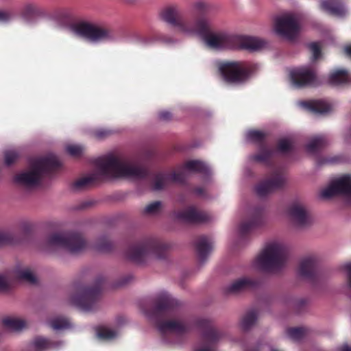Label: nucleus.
Segmentation results:
<instances>
[{
	"label": "nucleus",
	"mask_w": 351,
	"mask_h": 351,
	"mask_svg": "<svg viewBox=\"0 0 351 351\" xmlns=\"http://www.w3.org/2000/svg\"><path fill=\"white\" fill-rule=\"evenodd\" d=\"M274 28L278 35L289 40L295 38L300 29L296 18L291 14L276 17L274 22Z\"/></svg>",
	"instance_id": "obj_13"
},
{
	"label": "nucleus",
	"mask_w": 351,
	"mask_h": 351,
	"mask_svg": "<svg viewBox=\"0 0 351 351\" xmlns=\"http://www.w3.org/2000/svg\"><path fill=\"white\" fill-rule=\"evenodd\" d=\"M158 117L162 121H169L172 119V114L169 111H161L158 113Z\"/></svg>",
	"instance_id": "obj_53"
},
{
	"label": "nucleus",
	"mask_w": 351,
	"mask_h": 351,
	"mask_svg": "<svg viewBox=\"0 0 351 351\" xmlns=\"http://www.w3.org/2000/svg\"><path fill=\"white\" fill-rule=\"evenodd\" d=\"M350 76L345 69H338L332 72L328 76V83L331 85H339L348 82Z\"/></svg>",
	"instance_id": "obj_27"
},
{
	"label": "nucleus",
	"mask_w": 351,
	"mask_h": 351,
	"mask_svg": "<svg viewBox=\"0 0 351 351\" xmlns=\"http://www.w3.org/2000/svg\"><path fill=\"white\" fill-rule=\"evenodd\" d=\"M33 345L37 351H46L51 349H59L64 345V342L38 337L35 338Z\"/></svg>",
	"instance_id": "obj_24"
},
{
	"label": "nucleus",
	"mask_w": 351,
	"mask_h": 351,
	"mask_svg": "<svg viewBox=\"0 0 351 351\" xmlns=\"http://www.w3.org/2000/svg\"><path fill=\"white\" fill-rule=\"evenodd\" d=\"M3 324L8 329L13 331H19L25 326L24 320L14 317L3 319Z\"/></svg>",
	"instance_id": "obj_34"
},
{
	"label": "nucleus",
	"mask_w": 351,
	"mask_h": 351,
	"mask_svg": "<svg viewBox=\"0 0 351 351\" xmlns=\"http://www.w3.org/2000/svg\"><path fill=\"white\" fill-rule=\"evenodd\" d=\"M175 223V225L183 228H189L192 227L195 222L198 221H173Z\"/></svg>",
	"instance_id": "obj_49"
},
{
	"label": "nucleus",
	"mask_w": 351,
	"mask_h": 351,
	"mask_svg": "<svg viewBox=\"0 0 351 351\" xmlns=\"http://www.w3.org/2000/svg\"><path fill=\"white\" fill-rule=\"evenodd\" d=\"M17 242V238L10 231H0V247L13 245Z\"/></svg>",
	"instance_id": "obj_40"
},
{
	"label": "nucleus",
	"mask_w": 351,
	"mask_h": 351,
	"mask_svg": "<svg viewBox=\"0 0 351 351\" xmlns=\"http://www.w3.org/2000/svg\"><path fill=\"white\" fill-rule=\"evenodd\" d=\"M60 166L55 156L38 158L32 161L29 171L16 175L14 181L27 187H34L40 183L43 177L51 176Z\"/></svg>",
	"instance_id": "obj_5"
},
{
	"label": "nucleus",
	"mask_w": 351,
	"mask_h": 351,
	"mask_svg": "<svg viewBox=\"0 0 351 351\" xmlns=\"http://www.w3.org/2000/svg\"><path fill=\"white\" fill-rule=\"evenodd\" d=\"M214 246V241L210 237L202 235L194 242V247L198 263L203 265L210 255Z\"/></svg>",
	"instance_id": "obj_20"
},
{
	"label": "nucleus",
	"mask_w": 351,
	"mask_h": 351,
	"mask_svg": "<svg viewBox=\"0 0 351 351\" xmlns=\"http://www.w3.org/2000/svg\"><path fill=\"white\" fill-rule=\"evenodd\" d=\"M298 274L308 280H315L319 274V260L315 255H308L300 260Z\"/></svg>",
	"instance_id": "obj_18"
},
{
	"label": "nucleus",
	"mask_w": 351,
	"mask_h": 351,
	"mask_svg": "<svg viewBox=\"0 0 351 351\" xmlns=\"http://www.w3.org/2000/svg\"><path fill=\"white\" fill-rule=\"evenodd\" d=\"M162 204L160 201H156L147 204L142 210L146 215H156L161 211Z\"/></svg>",
	"instance_id": "obj_41"
},
{
	"label": "nucleus",
	"mask_w": 351,
	"mask_h": 351,
	"mask_svg": "<svg viewBox=\"0 0 351 351\" xmlns=\"http://www.w3.org/2000/svg\"><path fill=\"white\" fill-rule=\"evenodd\" d=\"M161 19L166 23L176 27L179 31L190 34L196 23V19H184L177 6L172 5L165 8L160 12Z\"/></svg>",
	"instance_id": "obj_12"
},
{
	"label": "nucleus",
	"mask_w": 351,
	"mask_h": 351,
	"mask_svg": "<svg viewBox=\"0 0 351 351\" xmlns=\"http://www.w3.org/2000/svg\"><path fill=\"white\" fill-rule=\"evenodd\" d=\"M132 279V276L128 275L124 278H123L119 283L120 286H123L128 284L129 282H130Z\"/></svg>",
	"instance_id": "obj_56"
},
{
	"label": "nucleus",
	"mask_w": 351,
	"mask_h": 351,
	"mask_svg": "<svg viewBox=\"0 0 351 351\" xmlns=\"http://www.w3.org/2000/svg\"><path fill=\"white\" fill-rule=\"evenodd\" d=\"M339 351H351V347L348 344H344L339 348Z\"/></svg>",
	"instance_id": "obj_59"
},
{
	"label": "nucleus",
	"mask_w": 351,
	"mask_h": 351,
	"mask_svg": "<svg viewBox=\"0 0 351 351\" xmlns=\"http://www.w3.org/2000/svg\"><path fill=\"white\" fill-rule=\"evenodd\" d=\"M285 183V178L281 169H276L272 172L269 178L263 180L255 186V192L259 197H265L274 191L282 189Z\"/></svg>",
	"instance_id": "obj_15"
},
{
	"label": "nucleus",
	"mask_w": 351,
	"mask_h": 351,
	"mask_svg": "<svg viewBox=\"0 0 351 351\" xmlns=\"http://www.w3.org/2000/svg\"><path fill=\"white\" fill-rule=\"evenodd\" d=\"M50 246L65 248L73 254L84 251L87 247V241L81 232L77 230L56 232L47 239Z\"/></svg>",
	"instance_id": "obj_9"
},
{
	"label": "nucleus",
	"mask_w": 351,
	"mask_h": 351,
	"mask_svg": "<svg viewBox=\"0 0 351 351\" xmlns=\"http://www.w3.org/2000/svg\"><path fill=\"white\" fill-rule=\"evenodd\" d=\"M156 40V38H154L151 39V38H148V37H145V38H143V42L144 43H145V44H149V43H152L154 40Z\"/></svg>",
	"instance_id": "obj_60"
},
{
	"label": "nucleus",
	"mask_w": 351,
	"mask_h": 351,
	"mask_svg": "<svg viewBox=\"0 0 351 351\" xmlns=\"http://www.w3.org/2000/svg\"><path fill=\"white\" fill-rule=\"evenodd\" d=\"M19 158V154L15 151H8L5 153V163L7 165H12Z\"/></svg>",
	"instance_id": "obj_46"
},
{
	"label": "nucleus",
	"mask_w": 351,
	"mask_h": 351,
	"mask_svg": "<svg viewBox=\"0 0 351 351\" xmlns=\"http://www.w3.org/2000/svg\"><path fill=\"white\" fill-rule=\"evenodd\" d=\"M73 29L77 35L93 43L110 40L114 37L113 30L107 25L84 20L75 23Z\"/></svg>",
	"instance_id": "obj_11"
},
{
	"label": "nucleus",
	"mask_w": 351,
	"mask_h": 351,
	"mask_svg": "<svg viewBox=\"0 0 351 351\" xmlns=\"http://www.w3.org/2000/svg\"><path fill=\"white\" fill-rule=\"evenodd\" d=\"M16 277L22 280L30 282H36V277L29 268L16 269L14 271Z\"/></svg>",
	"instance_id": "obj_37"
},
{
	"label": "nucleus",
	"mask_w": 351,
	"mask_h": 351,
	"mask_svg": "<svg viewBox=\"0 0 351 351\" xmlns=\"http://www.w3.org/2000/svg\"><path fill=\"white\" fill-rule=\"evenodd\" d=\"M321 8L333 16H342L346 14L341 0H324L321 3Z\"/></svg>",
	"instance_id": "obj_22"
},
{
	"label": "nucleus",
	"mask_w": 351,
	"mask_h": 351,
	"mask_svg": "<svg viewBox=\"0 0 351 351\" xmlns=\"http://www.w3.org/2000/svg\"><path fill=\"white\" fill-rule=\"evenodd\" d=\"M93 163L98 174L93 173L78 179L72 184L73 190L80 191L94 185L100 180V176L106 178L143 179L148 175L146 168L131 165L112 154L96 158Z\"/></svg>",
	"instance_id": "obj_2"
},
{
	"label": "nucleus",
	"mask_w": 351,
	"mask_h": 351,
	"mask_svg": "<svg viewBox=\"0 0 351 351\" xmlns=\"http://www.w3.org/2000/svg\"><path fill=\"white\" fill-rule=\"evenodd\" d=\"M264 211L265 208L263 206H257L254 210L255 217L258 218L262 217L264 213Z\"/></svg>",
	"instance_id": "obj_54"
},
{
	"label": "nucleus",
	"mask_w": 351,
	"mask_h": 351,
	"mask_svg": "<svg viewBox=\"0 0 351 351\" xmlns=\"http://www.w3.org/2000/svg\"><path fill=\"white\" fill-rule=\"evenodd\" d=\"M192 172H197L203 174L209 173L208 167L200 160H189L183 165V169L178 171H173L169 173H159L156 174L152 182L153 189L159 191L162 189L167 181L184 184L186 181L184 170Z\"/></svg>",
	"instance_id": "obj_8"
},
{
	"label": "nucleus",
	"mask_w": 351,
	"mask_h": 351,
	"mask_svg": "<svg viewBox=\"0 0 351 351\" xmlns=\"http://www.w3.org/2000/svg\"><path fill=\"white\" fill-rule=\"evenodd\" d=\"M193 8L199 16L191 17V19H198L200 17L206 18L204 15L209 12L210 5L207 1L198 0L193 3Z\"/></svg>",
	"instance_id": "obj_36"
},
{
	"label": "nucleus",
	"mask_w": 351,
	"mask_h": 351,
	"mask_svg": "<svg viewBox=\"0 0 351 351\" xmlns=\"http://www.w3.org/2000/svg\"><path fill=\"white\" fill-rule=\"evenodd\" d=\"M266 226V221H241L237 230L239 245H245L251 235L263 230Z\"/></svg>",
	"instance_id": "obj_17"
},
{
	"label": "nucleus",
	"mask_w": 351,
	"mask_h": 351,
	"mask_svg": "<svg viewBox=\"0 0 351 351\" xmlns=\"http://www.w3.org/2000/svg\"><path fill=\"white\" fill-rule=\"evenodd\" d=\"M88 206H89V203H88V202H84V203H83V204H81V206H80V208L83 209V208H84L88 207Z\"/></svg>",
	"instance_id": "obj_62"
},
{
	"label": "nucleus",
	"mask_w": 351,
	"mask_h": 351,
	"mask_svg": "<svg viewBox=\"0 0 351 351\" xmlns=\"http://www.w3.org/2000/svg\"><path fill=\"white\" fill-rule=\"evenodd\" d=\"M267 137V134L264 132L257 130H250L246 133V138L248 141L258 145H266L265 140Z\"/></svg>",
	"instance_id": "obj_31"
},
{
	"label": "nucleus",
	"mask_w": 351,
	"mask_h": 351,
	"mask_svg": "<svg viewBox=\"0 0 351 351\" xmlns=\"http://www.w3.org/2000/svg\"><path fill=\"white\" fill-rule=\"evenodd\" d=\"M306 329L302 327L289 328L287 330V337L295 342L302 341L306 335Z\"/></svg>",
	"instance_id": "obj_33"
},
{
	"label": "nucleus",
	"mask_w": 351,
	"mask_h": 351,
	"mask_svg": "<svg viewBox=\"0 0 351 351\" xmlns=\"http://www.w3.org/2000/svg\"><path fill=\"white\" fill-rule=\"evenodd\" d=\"M328 142L327 138L324 135L317 136L310 140L306 145V151L313 155L319 153L327 145Z\"/></svg>",
	"instance_id": "obj_26"
},
{
	"label": "nucleus",
	"mask_w": 351,
	"mask_h": 351,
	"mask_svg": "<svg viewBox=\"0 0 351 351\" xmlns=\"http://www.w3.org/2000/svg\"><path fill=\"white\" fill-rule=\"evenodd\" d=\"M262 284L260 279L242 277L233 281L224 288L226 294H238L248 289L258 287Z\"/></svg>",
	"instance_id": "obj_19"
},
{
	"label": "nucleus",
	"mask_w": 351,
	"mask_h": 351,
	"mask_svg": "<svg viewBox=\"0 0 351 351\" xmlns=\"http://www.w3.org/2000/svg\"><path fill=\"white\" fill-rule=\"evenodd\" d=\"M290 78L293 85L299 88L320 85L315 71L305 66L292 70Z\"/></svg>",
	"instance_id": "obj_14"
},
{
	"label": "nucleus",
	"mask_w": 351,
	"mask_h": 351,
	"mask_svg": "<svg viewBox=\"0 0 351 351\" xmlns=\"http://www.w3.org/2000/svg\"><path fill=\"white\" fill-rule=\"evenodd\" d=\"M245 351H259V350H247Z\"/></svg>",
	"instance_id": "obj_63"
},
{
	"label": "nucleus",
	"mask_w": 351,
	"mask_h": 351,
	"mask_svg": "<svg viewBox=\"0 0 351 351\" xmlns=\"http://www.w3.org/2000/svg\"><path fill=\"white\" fill-rule=\"evenodd\" d=\"M21 16L25 20H30L36 16L44 14V10L35 2L25 3L20 11Z\"/></svg>",
	"instance_id": "obj_23"
},
{
	"label": "nucleus",
	"mask_w": 351,
	"mask_h": 351,
	"mask_svg": "<svg viewBox=\"0 0 351 351\" xmlns=\"http://www.w3.org/2000/svg\"><path fill=\"white\" fill-rule=\"evenodd\" d=\"M217 67L223 80L229 84L243 83L252 72L250 64L243 61H221Z\"/></svg>",
	"instance_id": "obj_10"
},
{
	"label": "nucleus",
	"mask_w": 351,
	"mask_h": 351,
	"mask_svg": "<svg viewBox=\"0 0 351 351\" xmlns=\"http://www.w3.org/2000/svg\"><path fill=\"white\" fill-rule=\"evenodd\" d=\"M112 134L110 130L106 129H98L93 132L95 138L99 140H101L107 138Z\"/></svg>",
	"instance_id": "obj_48"
},
{
	"label": "nucleus",
	"mask_w": 351,
	"mask_h": 351,
	"mask_svg": "<svg viewBox=\"0 0 351 351\" xmlns=\"http://www.w3.org/2000/svg\"><path fill=\"white\" fill-rule=\"evenodd\" d=\"M302 105L309 111L319 114L328 113L332 109V105L324 100L304 101Z\"/></svg>",
	"instance_id": "obj_21"
},
{
	"label": "nucleus",
	"mask_w": 351,
	"mask_h": 351,
	"mask_svg": "<svg viewBox=\"0 0 351 351\" xmlns=\"http://www.w3.org/2000/svg\"><path fill=\"white\" fill-rule=\"evenodd\" d=\"M309 49L313 53V61L317 60L322 54L320 46L317 43H312L309 45Z\"/></svg>",
	"instance_id": "obj_47"
},
{
	"label": "nucleus",
	"mask_w": 351,
	"mask_h": 351,
	"mask_svg": "<svg viewBox=\"0 0 351 351\" xmlns=\"http://www.w3.org/2000/svg\"><path fill=\"white\" fill-rule=\"evenodd\" d=\"M95 248L100 252H109L112 250L113 244L107 237L103 235L97 239Z\"/></svg>",
	"instance_id": "obj_35"
},
{
	"label": "nucleus",
	"mask_w": 351,
	"mask_h": 351,
	"mask_svg": "<svg viewBox=\"0 0 351 351\" xmlns=\"http://www.w3.org/2000/svg\"><path fill=\"white\" fill-rule=\"evenodd\" d=\"M344 53L347 56L351 58V45L344 47Z\"/></svg>",
	"instance_id": "obj_57"
},
{
	"label": "nucleus",
	"mask_w": 351,
	"mask_h": 351,
	"mask_svg": "<svg viewBox=\"0 0 351 351\" xmlns=\"http://www.w3.org/2000/svg\"><path fill=\"white\" fill-rule=\"evenodd\" d=\"M96 335L99 339L111 341L119 336V332L108 327H101L97 330Z\"/></svg>",
	"instance_id": "obj_32"
},
{
	"label": "nucleus",
	"mask_w": 351,
	"mask_h": 351,
	"mask_svg": "<svg viewBox=\"0 0 351 351\" xmlns=\"http://www.w3.org/2000/svg\"><path fill=\"white\" fill-rule=\"evenodd\" d=\"M167 246L156 239H147L131 245L126 251V256L137 264H143L153 259L165 257Z\"/></svg>",
	"instance_id": "obj_7"
},
{
	"label": "nucleus",
	"mask_w": 351,
	"mask_h": 351,
	"mask_svg": "<svg viewBox=\"0 0 351 351\" xmlns=\"http://www.w3.org/2000/svg\"><path fill=\"white\" fill-rule=\"evenodd\" d=\"M190 34L201 36L208 47L216 49H245L256 51L263 48L265 42L257 38L230 35L224 32L215 31L207 18L196 19Z\"/></svg>",
	"instance_id": "obj_3"
},
{
	"label": "nucleus",
	"mask_w": 351,
	"mask_h": 351,
	"mask_svg": "<svg viewBox=\"0 0 351 351\" xmlns=\"http://www.w3.org/2000/svg\"><path fill=\"white\" fill-rule=\"evenodd\" d=\"M8 286V285L6 279L0 275V289L3 290L6 289Z\"/></svg>",
	"instance_id": "obj_55"
},
{
	"label": "nucleus",
	"mask_w": 351,
	"mask_h": 351,
	"mask_svg": "<svg viewBox=\"0 0 351 351\" xmlns=\"http://www.w3.org/2000/svg\"><path fill=\"white\" fill-rule=\"evenodd\" d=\"M66 150L71 156L77 157L82 155L84 148L81 145H70L66 147Z\"/></svg>",
	"instance_id": "obj_43"
},
{
	"label": "nucleus",
	"mask_w": 351,
	"mask_h": 351,
	"mask_svg": "<svg viewBox=\"0 0 351 351\" xmlns=\"http://www.w3.org/2000/svg\"><path fill=\"white\" fill-rule=\"evenodd\" d=\"M145 315L157 322V328L162 340L168 343H178V336L186 334L194 328L201 330L204 346L196 351H215L211 346L223 336L214 327L210 319L195 318L186 315L180 307L179 302L167 292L158 293L152 300V307L143 308Z\"/></svg>",
	"instance_id": "obj_1"
},
{
	"label": "nucleus",
	"mask_w": 351,
	"mask_h": 351,
	"mask_svg": "<svg viewBox=\"0 0 351 351\" xmlns=\"http://www.w3.org/2000/svg\"><path fill=\"white\" fill-rule=\"evenodd\" d=\"M258 319V312L256 310L247 311L241 321V326L244 330H249L256 323Z\"/></svg>",
	"instance_id": "obj_30"
},
{
	"label": "nucleus",
	"mask_w": 351,
	"mask_h": 351,
	"mask_svg": "<svg viewBox=\"0 0 351 351\" xmlns=\"http://www.w3.org/2000/svg\"><path fill=\"white\" fill-rule=\"evenodd\" d=\"M104 279L99 276L93 286H77L69 298V302L84 312H91L99 306L101 286Z\"/></svg>",
	"instance_id": "obj_6"
},
{
	"label": "nucleus",
	"mask_w": 351,
	"mask_h": 351,
	"mask_svg": "<svg viewBox=\"0 0 351 351\" xmlns=\"http://www.w3.org/2000/svg\"><path fill=\"white\" fill-rule=\"evenodd\" d=\"M313 221H290L289 228L293 232H302L313 226Z\"/></svg>",
	"instance_id": "obj_38"
},
{
	"label": "nucleus",
	"mask_w": 351,
	"mask_h": 351,
	"mask_svg": "<svg viewBox=\"0 0 351 351\" xmlns=\"http://www.w3.org/2000/svg\"><path fill=\"white\" fill-rule=\"evenodd\" d=\"M336 195H343L351 197V176L344 175L334 180L321 193L323 198H330Z\"/></svg>",
	"instance_id": "obj_16"
},
{
	"label": "nucleus",
	"mask_w": 351,
	"mask_h": 351,
	"mask_svg": "<svg viewBox=\"0 0 351 351\" xmlns=\"http://www.w3.org/2000/svg\"><path fill=\"white\" fill-rule=\"evenodd\" d=\"M277 149L281 153H288L293 149V145L288 139L281 138L278 141Z\"/></svg>",
	"instance_id": "obj_42"
},
{
	"label": "nucleus",
	"mask_w": 351,
	"mask_h": 351,
	"mask_svg": "<svg viewBox=\"0 0 351 351\" xmlns=\"http://www.w3.org/2000/svg\"><path fill=\"white\" fill-rule=\"evenodd\" d=\"M341 161V157L335 156V157H328V158H322L319 157L317 158V164L318 165H322L325 164H335Z\"/></svg>",
	"instance_id": "obj_45"
},
{
	"label": "nucleus",
	"mask_w": 351,
	"mask_h": 351,
	"mask_svg": "<svg viewBox=\"0 0 351 351\" xmlns=\"http://www.w3.org/2000/svg\"><path fill=\"white\" fill-rule=\"evenodd\" d=\"M12 19V14L9 11L0 10V22L7 23Z\"/></svg>",
	"instance_id": "obj_50"
},
{
	"label": "nucleus",
	"mask_w": 351,
	"mask_h": 351,
	"mask_svg": "<svg viewBox=\"0 0 351 351\" xmlns=\"http://www.w3.org/2000/svg\"><path fill=\"white\" fill-rule=\"evenodd\" d=\"M307 303V300L305 298H299L294 301L293 305L295 308L298 311L302 309L304 306H306Z\"/></svg>",
	"instance_id": "obj_52"
},
{
	"label": "nucleus",
	"mask_w": 351,
	"mask_h": 351,
	"mask_svg": "<svg viewBox=\"0 0 351 351\" xmlns=\"http://www.w3.org/2000/svg\"><path fill=\"white\" fill-rule=\"evenodd\" d=\"M288 214L294 219H308L309 215L304 206L299 203H293L287 210Z\"/></svg>",
	"instance_id": "obj_28"
},
{
	"label": "nucleus",
	"mask_w": 351,
	"mask_h": 351,
	"mask_svg": "<svg viewBox=\"0 0 351 351\" xmlns=\"http://www.w3.org/2000/svg\"><path fill=\"white\" fill-rule=\"evenodd\" d=\"M194 192L199 195H202L204 194V190L203 188L197 187L194 189Z\"/></svg>",
	"instance_id": "obj_58"
},
{
	"label": "nucleus",
	"mask_w": 351,
	"mask_h": 351,
	"mask_svg": "<svg viewBox=\"0 0 351 351\" xmlns=\"http://www.w3.org/2000/svg\"><path fill=\"white\" fill-rule=\"evenodd\" d=\"M344 269L346 271L347 286L351 290V263H346L344 265Z\"/></svg>",
	"instance_id": "obj_51"
},
{
	"label": "nucleus",
	"mask_w": 351,
	"mask_h": 351,
	"mask_svg": "<svg viewBox=\"0 0 351 351\" xmlns=\"http://www.w3.org/2000/svg\"><path fill=\"white\" fill-rule=\"evenodd\" d=\"M288 246L282 241L274 240L267 243L254 262L261 271L276 272L283 269L289 260Z\"/></svg>",
	"instance_id": "obj_4"
},
{
	"label": "nucleus",
	"mask_w": 351,
	"mask_h": 351,
	"mask_svg": "<svg viewBox=\"0 0 351 351\" xmlns=\"http://www.w3.org/2000/svg\"><path fill=\"white\" fill-rule=\"evenodd\" d=\"M178 217V219H206L203 213L193 206L179 212Z\"/></svg>",
	"instance_id": "obj_29"
},
{
	"label": "nucleus",
	"mask_w": 351,
	"mask_h": 351,
	"mask_svg": "<svg viewBox=\"0 0 351 351\" xmlns=\"http://www.w3.org/2000/svg\"><path fill=\"white\" fill-rule=\"evenodd\" d=\"M262 349H263V350H269V351H280V350H278V349L270 347V346H267V345L263 346L262 347Z\"/></svg>",
	"instance_id": "obj_61"
},
{
	"label": "nucleus",
	"mask_w": 351,
	"mask_h": 351,
	"mask_svg": "<svg viewBox=\"0 0 351 351\" xmlns=\"http://www.w3.org/2000/svg\"><path fill=\"white\" fill-rule=\"evenodd\" d=\"M51 327L55 330H60L71 327V324L68 319L62 317H58L50 322Z\"/></svg>",
	"instance_id": "obj_39"
},
{
	"label": "nucleus",
	"mask_w": 351,
	"mask_h": 351,
	"mask_svg": "<svg viewBox=\"0 0 351 351\" xmlns=\"http://www.w3.org/2000/svg\"><path fill=\"white\" fill-rule=\"evenodd\" d=\"M274 154V151L271 148L267 147L266 145H261V146L258 147V152L252 155L251 158L255 162L264 163L268 166H271V160Z\"/></svg>",
	"instance_id": "obj_25"
},
{
	"label": "nucleus",
	"mask_w": 351,
	"mask_h": 351,
	"mask_svg": "<svg viewBox=\"0 0 351 351\" xmlns=\"http://www.w3.org/2000/svg\"><path fill=\"white\" fill-rule=\"evenodd\" d=\"M56 17L58 21L66 25L71 20V14L69 11L64 10L57 12Z\"/></svg>",
	"instance_id": "obj_44"
}]
</instances>
